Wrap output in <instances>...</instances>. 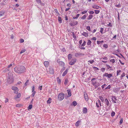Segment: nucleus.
<instances>
[{"instance_id":"f257e3e1","label":"nucleus","mask_w":128,"mask_h":128,"mask_svg":"<svg viewBox=\"0 0 128 128\" xmlns=\"http://www.w3.org/2000/svg\"><path fill=\"white\" fill-rule=\"evenodd\" d=\"M14 71L18 74H21L25 72L26 68L22 66H16L14 69Z\"/></svg>"},{"instance_id":"f03ea898","label":"nucleus","mask_w":128,"mask_h":128,"mask_svg":"<svg viewBox=\"0 0 128 128\" xmlns=\"http://www.w3.org/2000/svg\"><path fill=\"white\" fill-rule=\"evenodd\" d=\"M14 81V78L13 74L11 72H9L7 78V82L8 84L12 83Z\"/></svg>"},{"instance_id":"7ed1b4c3","label":"nucleus","mask_w":128,"mask_h":128,"mask_svg":"<svg viewBox=\"0 0 128 128\" xmlns=\"http://www.w3.org/2000/svg\"><path fill=\"white\" fill-rule=\"evenodd\" d=\"M64 96V94L60 93L59 94L58 96V99L60 100H63Z\"/></svg>"},{"instance_id":"20e7f679","label":"nucleus","mask_w":128,"mask_h":128,"mask_svg":"<svg viewBox=\"0 0 128 128\" xmlns=\"http://www.w3.org/2000/svg\"><path fill=\"white\" fill-rule=\"evenodd\" d=\"M113 74H108V73H105L103 74V76H106L108 78H110L111 77L113 76Z\"/></svg>"},{"instance_id":"39448f33","label":"nucleus","mask_w":128,"mask_h":128,"mask_svg":"<svg viewBox=\"0 0 128 128\" xmlns=\"http://www.w3.org/2000/svg\"><path fill=\"white\" fill-rule=\"evenodd\" d=\"M76 61V58L72 59L69 62V64L71 65H72L75 64Z\"/></svg>"},{"instance_id":"423d86ee","label":"nucleus","mask_w":128,"mask_h":128,"mask_svg":"<svg viewBox=\"0 0 128 128\" xmlns=\"http://www.w3.org/2000/svg\"><path fill=\"white\" fill-rule=\"evenodd\" d=\"M96 107L98 108L101 106V102L100 100H98L97 101L96 103Z\"/></svg>"},{"instance_id":"0eeeda50","label":"nucleus","mask_w":128,"mask_h":128,"mask_svg":"<svg viewBox=\"0 0 128 128\" xmlns=\"http://www.w3.org/2000/svg\"><path fill=\"white\" fill-rule=\"evenodd\" d=\"M112 101L114 103H116V101L117 100V99L116 97L114 96H112Z\"/></svg>"},{"instance_id":"6e6552de","label":"nucleus","mask_w":128,"mask_h":128,"mask_svg":"<svg viewBox=\"0 0 128 128\" xmlns=\"http://www.w3.org/2000/svg\"><path fill=\"white\" fill-rule=\"evenodd\" d=\"M84 99L86 100L87 102L88 101V96L87 94L86 93H84Z\"/></svg>"},{"instance_id":"1a4fd4ad","label":"nucleus","mask_w":128,"mask_h":128,"mask_svg":"<svg viewBox=\"0 0 128 128\" xmlns=\"http://www.w3.org/2000/svg\"><path fill=\"white\" fill-rule=\"evenodd\" d=\"M78 24V22L76 21L72 23H70V24L71 26H73L76 25Z\"/></svg>"},{"instance_id":"9d476101","label":"nucleus","mask_w":128,"mask_h":128,"mask_svg":"<svg viewBox=\"0 0 128 128\" xmlns=\"http://www.w3.org/2000/svg\"><path fill=\"white\" fill-rule=\"evenodd\" d=\"M84 54L80 53V52L76 53L75 54V56L76 57H78L80 56H84Z\"/></svg>"},{"instance_id":"9b49d317","label":"nucleus","mask_w":128,"mask_h":128,"mask_svg":"<svg viewBox=\"0 0 128 128\" xmlns=\"http://www.w3.org/2000/svg\"><path fill=\"white\" fill-rule=\"evenodd\" d=\"M49 72L50 74H53L54 73V71L53 68H49Z\"/></svg>"},{"instance_id":"f8f14e48","label":"nucleus","mask_w":128,"mask_h":128,"mask_svg":"<svg viewBox=\"0 0 128 128\" xmlns=\"http://www.w3.org/2000/svg\"><path fill=\"white\" fill-rule=\"evenodd\" d=\"M81 122L80 120H78L76 123L75 125L76 127L80 125V123Z\"/></svg>"},{"instance_id":"ddd939ff","label":"nucleus","mask_w":128,"mask_h":128,"mask_svg":"<svg viewBox=\"0 0 128 128\" xmlns=\"http://www.w3.org/2000/svg\"><path fill=\"white\" fill-rule=\"evenodd\" d=\"M88 33L86 32H83L82 34L86 37H87L88 36Z\"/></svg>"},{"instance_id":"4468645a","label":"nucleus","mask_w":128,"mask_h":128,"mask_svg":"<svg viewBox=\"0 0 128 128\" xmlns=\"http://www.w3.org/2000/svg\"><path fill=\"white\" fill-rule=\"evenodd\" d=\"M67 92L68 94V97L72 95V94L71 90H67Z\"/></svg>"},{"instance_id":"2eb2a0df","label":"nucleus","mask_w":128,"mask_h":128,"mask_svg":"<svg viewBox=\"0 0 128 128\" xmlns=\"http://www.w3.org/2000/svg\"><path fill=\"white\" fill-rule=\"evenodd\" d=\"M96 79L95 78H93L91 80L92 84L93 85H94V84H96V81L94 82V80H96Z\"/></svg>"},{"instance_id":"dca6fc26","label":"nucleus","mask_w":128,"mask_h":128,"mask_svg":"<svg viewBox=\"0 0 128 128\" xmlns=\"http://www.w3.org/2000/svg\"><path fill=\"white\" fill-rule=\"evenodd\" d=\"M105 101L106 105L108 106L110 105V104L108 99L106 98H105Z\"/></svg>"},{"instance_id":"f3484780","label":"nucleus","mask_w":128,"mask_h":128,"mask_svg":"<svg viewBox=\"0 0 128 128\" xmlns=\"http://www.w3.org/2000/svg\"><path fill=\"white\" fill-rule=\"evenodd\" d=\"M87 109L86 108H83L82 112L85 114H86L87 112Z\"/></svg>"},{"instance_id":"a211bd4d","label":"nucleus","mask_w":128,"mask_h":128,"mask_svg":"<svg viewBox=\"0 0 128 128\" xmlns=\"http://www.w3.org/2000/svg\"><path fill=\"white\" fill-rule=\"evenodd\" d=\"M21 96V94L20 93H19L16 96V97H14V98L15 100H16L17 98H20Z\"/></svg>"},{"instance_id":"6ab92c4d","label":"nucleus","mask_w":128,"mask_h":128,"mask_svg":"<svg viewBox=\"0 0 128 128\" xmlns=\"http://www.w3.org/2000/svg\"><path fill=\"white\" fill-rule=\"evenodd\" d=\"M44 64L46 67H48L49 65V62L47 61H45L44 62Z\"/></svg>"},{"instance_id":"aec40b11","label":"nucleus","mask_w":128,"mask_h":128,"mask_svg":"<svg viewBox=\"0 0 128 128\" xmlns=\"http://www.w3.org/2000/svg\"><path fill=\"white\" fill-rule=\"evenodd\" d=\"M93 15L92 14H89L87 18V19L88 20H90L93 17Z\"/></svg>"},{"instance_id":"412c9836","label":"nucleus","mask_w":128,"mask_h":128,"mask_svg":"<svg viewBox=\"0 0 128 128\" xmlns=\"http://www.w3.org/2000/svg\"><path fill=\"white\" fill-rule=\"evenodd\" d=\"M68 69H66V70L65 71H64L63 73V74H62V76H65L66 74H67V73L68 72Z\"/></svg>"},{"instance_id":"4be33fe9","label":"nucleus","mask_w":128,"mask_h":128,"mask_svg":"<svg viewBox=\"0 0 128 128\" xmlns=\"http://www.w3.org/2000/svg\"><path fill=\"white\" fill-rule=\"evenodd\" d=\"M59 64L60 66H64L65 64L62 61L59 62Z\"/></svg>"},{"instance_id":"5701e85b","label":"nucleus","mask_w":128,"mask_h":128,"mask_svg":"<svg viewBox=\"0 0 128 128\" xmlns=\"http://www.w3.org/2000/svg\"><path fill=\"white\" fill-rule=\"evenodd\" d=\"M77 103L76 101H74L72 103L71 105L74 106H76L77 105Z\"/></svg>"},{"instance_id":"b1692460","label":"nucleus","mask_w":128,"mask_h":128,"mask_svg":"<svg viewBox=\"0 0 128 128\" xmlns=\"http://www.w3.org/2000/svg\"><path fill=\"white\" fill-rule=\"evenodd\" d=\"M12 89L14 90H18V88L17 87L14 86H12Z\"/></svg>"},{"instance_id":"393cba45","label":"nucleus","mask_w":128,"mask_h":128,"mask_svg":"<svg viewBox=\"0 0 128 128\" xmlns=\"http://www.w3.org/2000/svg\"><path fill=\"white\" fill-rule=\"evenodd\" d=\"M10 70V69L8 68H6L3 71L4 73H5L9 71Z\"/></svg>"},{"instance_id":"a878e982","label":"nucleus","mask_w":128,"mask_h":128,"mask_svg":"<svg viewBox=\"0 0 128 128\" xmlns=\"http://www.w3.org/2000/svg\"><path fill=\"white\" fill-rule=\"evenodd\" d=\"M106 66H107V68H106V71H108L109 69H110V66L106 64Z\"/></svg>"},{"instance_id":"bb28decb","label":"nucleus","mask_w":128,"mask_h":128,"mask_svg":"<svg viewBox=\"0 0 128 128\" xmlns=\"http://www.w3.org/2000/svg\"><path fill=\"white\" fill-rule=\"evenodd\" d=\"M91 43L92 42L90 40H87V44L88 45H90Z\"/></svg>"},{"instance_id":"cd10ccee","label":"nucleus","mask_w":128,"mask_h":128,"mask_svg":"<svg viewBox=\"0 0 128 128\" xmlns=\"http://www.w3.org/2000/svg\"><path fill=\"white\" fill-rule=\"evenodd\" d=\"M5 12L4 11H2L0 12V16H3L4 13Z\"/></svg>"},{"instance_id":"c85d7f7f","label":"nucleus","mask_w":128,"mask_h":128,"mask_svg":"<svg viewBox=\"0 0 128 128\" xmlns=\"http://www.w3.org/2000/svg\"><path fill=\"white\" fill-rule=\"evenodd\" d=\"M72 57V55L71 54H69L68 56V58L69 60H71Z\"/></svg>"},{"instance_id":"c756f323","label":"nucleus","mask_w":128,"mask_h":128,"mask_svg":"<svg viewBox=\"0 0 128 128\" xmlns=\"http://www.w3.org/2000/svg\"><path fill=\"white\" fill-rule=\"evenodd\" d=\"M32 104H30L28 107V110H30L32 108Z\"/></svg>"},{"instance_id":"7c9ffc66","label":"nucleus","mask_w":128,"mask_h":128,"mask_svg":"<svg viewBox=\"0 0 128 128\" xmlns=\"http://www.w3.org/2000/svg\"><path fill=\"white\" fill-rule=\"evenodd\" d=\"M92 7L94 8L98 9L99 8V7L97 5H94L92 6Z\"/></svg>"},{"instance_id":"2f4dec72","label":"nucleus","mask_w":128,"mask_h":128,"mask_svg":"<svg viewBox=\"0 0 128 128\" xmlns=\"http://www.w3.org/2000/svg\"><path fill=\"white\" fill-rule=\"evenodd\" d=\"M87 15H86V14H84V15L81 18V19L83 20L85 19L86 16H88V14H87Z\"/></svg>"},{"instance_id":"473e14b6","label":"nucleus","mask_w":128,"mask_h":128,"mask_svg":"<svg viewBox=\"0 0 128 128\" xmlns=\"http://www.w3.org/2000/svg\"><path fill=\"white\" fill-rule=\"evenodd\" d=\"M104 42V41L103 40L102 41H97V43L98 44H102Z\"/></svg>"},{"instance_id":"72a5a7b5","label":"nucleus","mask_w":128,"mask_h":128,"mask_svg":"<svg viewBox=\"0 0 128 128\" xmlns=\"http://www.w3.org/2000/svg\"><path fill=\"white\" fill-rule=\"evenodd\" d=\"M32 92V94L31 95V96L32 98H33L34 96L36 93V91H34L33 92Z\"/></svg>"},{"instance_id":"f704fd0d","label":"nucleus","mask_w":128,"mask_h":128,"mask_svg":"<svg viewBox=\"0 0 128 128\" xmlns=\"http://www.w3.org/2000/svg\"><path fill=\"white\" fill-rule=\"evenodd\" d=\"M58 21L59 22V23L60 24L62 23V19L61 17L58 16Z\"/></svg>"},{"instance_id":"c9c22d12","label":"nucleus","mask_w":128,"mask_h":128,"mask_svg":"<svg viewBox=\"0 0 128 128\" xmlns=\"http://www.w3.org/2000/svg\"><path fill=\"white\" fill-rule=\"evenodd\" d=\"M94 11L95 12V14H98L100 12V11L99 10H94Z\"/></svg>"},{"instance_id":"e433bc0d","label":"nucleus","mask_w":128,"mask_h":128,"mask_svg":"<svg viewBox=\"0 0 128 128\" xmlns=\"http://www.w3.org/2000/svg\"><path fill=\"white\" fill-rule=\"evenodd\" d=\"M115 112L114 111H112L111 113V116L112 117L114 116L115 115Z\"/></svg>"},{"instance_id":"4c0bfd02","label":"nucleus","mask_w":128,"mask_h":128,"mask_svg":"<svg viewBox=\"0 0 128 128\" xmlns=\"http://www.w3.org/2000/svg\"><path fill=\"white\" fill-rule=\"evenodd\" d=\"M106 26L107 27H112V24L111 23V22H109V24H108Z\"/></svg>"},{"instance_id":"58836bf2","label":"nucleus","mask_w":128,"mask_h":128,"mask_svg":"<svg viewBox=\"0 0 128 128\" xmlns=\"http://www.w3.org/2000/svg\"><path fill=\"white\" fill-rule=\"evenodd\" d=\"M52 100L51 98H49L48 100L47 101L48 103L50 104L51 103V100Z\"/></svg>"},{"instance_id":"ea45409f","label":"nucleus","mask_w":128,"mask_h":128,"mask_svg":"<svg viewBox=\"0 0 128 128\" xmlns=\"http://www.w3.org/2000/svg\"><path fill=\"white\" fill-rule=\"evenodd\" d=\"M86 29L90 31H91L90 28V26H87Z\"/></svg>"},{"instance_id":"a19ab883","label":"nucleus","mask_w":128,"mask_h":128,"mask_svg":"<svg viewBox=\"0 0 128 128\" xmlns=\"http://www.w3.org/2000/svg\"><path fill=\"white\" fill-rule=\"evenodd\" d=\"M99 98L101 100L102 102H103L104 100L102 96H99Z\"/></svg>"},{"instance_id":"79ce46f5","label":"nucleus","mask_w":128,"mask_h":128,"mask_svg":"<svg viewBox=\"0 0 128 128\" xmlns=\"http://www.w3.org/2000/svg\"><path fill=\"white\" fill-rule=\"evenodd\" d=\"M88 12L90 14H92L94 13V12L93 11H89Z\"/></svg>"},{"instance_id":"37998d69","label":"nucleus","mask_w":128,"mask_h":128,"mask_svg":"<svg viewBox=\"0 0 128 128\" xmlns=\"http://www.w3.org/2000/svg\"><path fill=\"white\" fill-rule=\"evenodd\" d=\"M105 69H106V68H102L100 70L102 72H104V71H105Z\"/></svg>"},{"instance_id":"c03bdc74","label":"nucleus","mask_w":128,"mask_h":128,"mask_svg":"<svg viewBox=\"0 0 128 128\" xmlns=\"http://www.w3.org/2000/svg\"><path fill=\"white\" fill-rule=\"evenodd\" d=\"M111 86L110 85H108L107 87L105 88L106 90L110 89V88Z\"/></svg>"},{"instance_id":"a18cd8bd","label":"nucleus","mask_w":128,"mask_h":128,"mask_svg":"<svg viewBox=\"0 0 128 128\" xmlns=\"http://www.w3.org/2000/svg\"><path fill=\"white\" fill-rule=\"evenodd\" d=\"M110 62H112V64L114 63L115 62V60L114 59H111L110 60Z\"/></svg>"},{"instance_id":"49530a36","label":"nucleus","mask_w":128,"mask_h":128,"mask_svg":"<svg viewBox=\"0 0 128 128\" xmlns=\"http://www.w3.org/2000/svg\"><path fill=\"white\" fill-rule=\"evenodd\" d=\"M86 42L85 41H84L83 43L82 44L81 46H84L86 44Z\"/></svg>"},{"instance_id":"de8ad7c7","label":"nucleus","mask_w":128,"mask_h":128,"mask_svg":"<svg viewBox=\"0 0 128 128\" xmlns=\"http://www.w3.org/2000/svg\"><path fill=\"white\" fill-rule=\"evenodd\" d=\"M68 82V79L67 78H66L65 80V82H64V84L65 85H66L67 84Z\"/></svg>"},{"instance_id":"09e8293b","label":"nucleus","mask_w":128,"mask_h":128,"mask_svg":"<svg viewBox=\"0 0 128 128\" xmlns=\"http://www.w3.org/2000/svg\"><path fill=\"white\" fill-rule=\"evenodd\" d=\"M72 36H73V38H74V39L76 38V37L74 34V33L73 32H72Z\"/></svg>"},{"instance_id":"8fccbe9b","label":"nucleus","mask_w":128,"mask_h":128,"mask_svg":"<svg viewBox=\"0 0 128 128\" xmlns=\"http://www.w3.org/2000/svg\"><path fill=\"white\" fill-rule=\"evenodd\" d=\"M32 92H33L35 91L34 90H35V86H33L32 87Z\"/></svg>"},{"instance_id":"3c124183","label":"nucleus","mask_w":128,"mask_h":128,"mask_svg":"<svg viewBox=\"0 0 128 128\" xmlns=\"http://www.w3.org/2000/svg\"><path fill=\"white\" fill-rule=\"evenodd\" d=\"M54 12L56 13V14H59V13L58 12V10L56 9V8L54 9Z\"/></svg>"},{"instance_id":"603ef678","label":"nucleus","mask_w":128,"mask_h":128,"mask_svg":"<svg viewBox=\"0 0 128 128\" xmlns=\"http://www.w3.org/2000/svg\"><path fill=\"white\" fill-rule=\"evenodd\" d=\"M103 47L106 48H108V46L107 44H104L103 45Z\"/></svg>"},{"instance_id":"864d4df0","label":"nucleus","mask_w":128,"mask_h":128,"mask_svg":"<svg viewBox=\"0 0 128 128\" xmlns=\"http://www.w3.org/2000/svg\"><path fill=\"white\" fill-rule=\"evenodd\" d=\"M24 40L23 39L21 38L20 39V43H22L23 42H24Z\"/></svg>"},{"instance_id":"5fc2aeb1","label":"nucleus","mask_w":128,"mask_h":128,"mask_svg":"<svg viewBox=\"0 0 128 128\" xmlns=\"http://www.w3.org/2000/svg\"><path fill=\"white\" fill-rule=\"evenodd\" d=\"M104 30V28H100V32L102 34H103V31Z\"/></svg>"},{"instance_id":"6e6d98bb","label":"nucleus","mask_w":128,"mask_h":128,"mask_svg":"<svg viewBox=\"0 0 128 128\" xmlns=\"http://www.w3.org/2000/svg\"><path fill=\"white\" fill-rule=\"evenodd\" d=\"M125 76V74L124 72H123L122 74L121 75V76L120 77V78H123Z\"/></svg>"},{"instance_id":"4d7b16f0","label":"nucleus","mask_w":128,"mask_h":128,"mask_svg":"<svg viewBox=\"0 0 128 128\" xmlns=\"http://www.w3.org/2000/svg\"><path fill=\"white\" fill-rule=\"evenodd\" d=\"M26 51V50L25 49H24V50H21V51L20 52V54H21L22 53L24 52H25Z\"/></svg>"},{"instance_id":"13d9d810","label":"nucleus","mask_w":128,"mask_h":128,"mask_svg":"<svg viewBox=\"0 0 128 128\" xmlns=\"http://www.w3.org/2000/svg\"><path fill=\"white\" fill-rule=\"evenodd\" d=\"M88 62H89L91 64H92L94 62V61L93 60H89L88 61Z\"/></svg>"},{"instance_id":"bf43d9fd","label":"nucleus","mask_w":128,"mask_h":128,"mask_svg":"<svg viewBox=\"0 0 128 128\" xmlns=\"http://www.w3.org/2000/svg\"><path fill=\"white\" fill-rule=\"evenodd\" d=\"M82 46H79V48H80V49H82V50H84L85 49V48L84 47H82Z\"/></svg>"},{"instance_id":"052dcab7","label":"nucleus","mask_w":128,"mask_h":128,"mask_svg":"<svg viewBox=\"0 0 128 128\" xmlns=\"http://www.w3.org/2000/svg\"><path fill=\"white\" fill-rule=\"evenodd\" d=\"M123 119L122 118H121L120 119V122H119L120 124H121L123 122Z\"/></svg>"},{"instance_id":"680f3d73","label":"nucleus","mask_w":128,"mask_h":128,"mask_svg":"<svg viewBox=\"0 0 128 128\" xmlns=\"http://www.w3.org/2000/svg\"><path fill=\"white\" fill-rule=\"evenodd\" d=\"M102 59H103V60H107L108 58L106 57H104L103 58H100V60H102Z\"/></svg>"},{"instance_id":"e2e57ef3","label":"nucleus","mask_w":128,"mask_h":128,"mask_svg":"<svg viewBox=\"0 0 128 128\" xmlns=\"http://www.w3.org/2000/svg\"><path fill=\"white\" fill-rule=\"evenodd\" d=\"M88 10H84L82 12V14H86Z\"/></svg>"},{"instance_id":"0e129e2a","label":"nucleus","mask_w":128,"mask_h":128,"mask_svg":"<svg viewBox=\"0 0 128 128\" xmlns=\"http://www.w3.org/2000/svg\"><path fill=\"white\" fill-rule=\"evenodd\" d=\"M116 6L117 8H119L121 6L120 4H118Z\"/></svg>"},{"instance_id":"69168bd1","label":"nucleus","mask_w":128,"mask_h":128,"mask_svg":"<svg viewBox=\"0 0 128 128\" xmlns=\"http://www.w3.org/2000/svg\"><path fill=\"white\" fill-rule=\"evenodd\" d=\"M106 85L105 84H103V85H102L101 86V87L103 89L104 88L105 86H106Z\"/></svg>"},{"instance_id":"338daca9","label":"nucleus","mask_w":128,"mask_h":128,"mask_svg":"<svg viewBox=\"0 0 128 128\" xmlns=\"http://www.w3.org/2000/svg\"><path fill=\"white\" fill-rule=\"evenodd\" d=\"M121 72V70H118L117 71V75L118 76L119 74Z\"/></svg>"},{"instance_id":"774afa93","label":"nucleus","mask_w":128,"mask_h":128,"mask_svg":"<svg viewBox=\"0 0 128 128\" xmlns=\"http://www.w3.org/2000/svg\"><path fill=\"white\" fill-rule=\"evenodd\" d=\"M96 85L97 86H100V84L99 82H96Z\"/></svg>"}]
</instances>
